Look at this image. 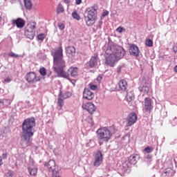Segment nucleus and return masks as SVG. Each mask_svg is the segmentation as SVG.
Wrapping results in <instances>:
<instances>
[{
  "label": "nucleus",
  "mask_w": 177,
  "mask_h": 177,
  "mask_svg": "<svg viewBox=\"0 0 177 177\" xmlns=\"http://www.w3.org/2000/svg\"><path fill=\"white\" fill-rule=\"evenodd\" d=\"M53 56V70L57 73L58 77L62 78H68L71 77H77L78 75V68L71 67L67 73L64 71L66 68V61L63 59V48L59 47L54 52H52Z\"/></svg>",
  "instance_id": "obj_1"
},
{
  "label": "nucleus",
  "mask_w": 177,
  "mask_h": 177,
  "mask_svg": "<svg viewBox=\"0 0 177 177\" xmlns=\"http://www.w3.org/2000/svg\"><path fill=\"white\" fill-rule=\"evenodd\" d=\"M104 56L105 57V64L110 67H114L115 63H118L125 56V50L121 46L109 43Z\"/></svg>",
  "instance_id": "obj_2"
},
{
  "label": "nucleus",
  "mask_w": 177,
  "mask_h": 177,
  "mask_svg": "<svg viewBox=\"0 0 177 177\" xmlns=\"http://www.w3.org/2000/svg\"><path fill=\"white\" fill-rule=\"evenodd\" d=\"M34 127H35V118H27L23 122V143L25 145V147L30 145V140L34 136Z\"/></svg>",
  "instance_id": "obj_3"
},
{
  "label": "nucleus",
  "mask_w": 177,
  "mask_h": 177,
  "mask_svg": "<svg viewBox=\"0 0 177 177\" xmlns=\"http://www.w3.org/2000/svg\"><path fill=\"white\" fill-rule=\"evenodd\" d=\"M85 13L84 20L86 25L87 27H91V26H93L96 23V20L97 19V17L96 16L97 15V7L91 6L87 8Z\"/></svg>",
  "instance_id": "obj_4"
},
{
  "label": "nucleus",
  "mask_w": 177,
  "mask_h": 177,
  "mask_svg": "<svg viewBox=\"0 0 177 177\" xmlns=\"http://www.w3.org/2000/svg\"><path fill=\"white\" fill-rule=\"evenodd\" d=\"M97 136L98 139V143L100 146L103 145V142L107 143L109 140L111 139L113 136V132H111V128L110 127H102L97 131Z\"/></svg>",
  "instance_id": "obj_5"
},
{
  "label": "nucleus",
  "mask_w": 177,
  "mask_h": 177,
  "mask_svg": "<svg viewBox=\"0 0 177 177\" xmlns=\"http://www.w3.org/2000/svg\"><path fill=\"white\" fill-rule=\"evenodd\" d=\"M37 26V23L30 22L27 24V26L25 29V37L29 39H34L35 37V27Z\"/></svg>",
  "instance_id": "obj_6"
},
{
  "label": "nucleus",
  "mask_w": 177,
  "mask_h": 177,
  "mask_svg": "<svg viewBox=\"0 0 177 177\" xmlns=\"http://www.w3.org/2000/svg\"><path fill=\"white\" fill-rule=\"evenodd\" d=\"M25 80L29 84H35L38 81H41V76L37 77V73L35 72H30L25 76Z\"/></svg>",
  "instance_id": "obj_7"
},
{
  "label": "nucleus",
  "mask_w": 177,
  "mask_h": 177,
  "mask_svg": "<svg viewBox=\"0 0 177 177\" xmlns=\"http://www.w3.org/2000/svg\"><path fill=\"white\" fill-rule=\"evenodd\" d=\"M138 121V115L135 113H131L127 118V127H132Z\"/></svg>",
  "instance_id": "obj_8"
},
{
  "label": "nucleus",
  "mask_w": 177,
  "mask_h": 177,
  "mask_svg": "<svg viewBox=\"0 0 177 177\" xmlns=\"http://www.w3.org/2000/svg\"><path fill=\"white\" fill-rule=\"evenodd\" d=\"M82 109L86 110L89 114H93L96 110V106L92 102H88L82 105Z\"/></svg>",
  "instance_id": "obj_9"
},
{
  "label": "nucleus",
  "mask_w": 177,
  "mask_h": 177,
  "mask_svg": "<svg viewBox=\"0 0 177 177\" xmlns=\"http://www.w3.org/2000/svg\"><path fill=\"white\" fill-rule=\"evenodd\" d=\"M153 106H151V99L150 97H147L145 99V104L143 110L150 114L151 113V109Z\"/></svg>",
  "instance_id": "obj_10"
},
{
  "label": "nucleus",
  "mask_w": 177,
  "mask_h": 177,
  "mask_svg": "<svg viewBox=\"0 0 177 177\" xmlns=\"http://www.w3.org/2000/svg\"><path fill=\"white\" fill-rule=\"evenodd\" d=\"M103 161V154H102V151H98L95 156V162L94 166L99 167L102 162Z\"/></svg>",
  "instance_id": "obj_11"
},
{
  "label": "nucleus",
  "mask_w": 177,
  "mask_h": 177,
  "mask_svg": "<svg viewBox=\"0 0 177 177\" xmlns=\"http://www.w3.org/2000/svg\"><path fill=\"white\" fill-rule=\"evenodd\" d=\"M83 97L86 100H92L95 97V93H93L89 88H84L83 92Z\"/></svg>",
  "instance_id": "obj_12"
},
{
  "label": "nucleus",
  "mask_w": 177,
  "mask_h": 177,
  "mask_svg": "<svg viewBox=\"0 0 177 177\" xmlns=\"http://www.w3.org/2000/svg\"><path fill=\"white\" fill-rule=\"evenodd\" d=\"M97 63H99V57L97 56V54H94L88 62V66L90 68H93V67L97 66Z\"/></svg>",
  "instance_id": "obj_13"
},
{
  "label": "nucleus",
  "mask_w": 177,
  "mask_h": 177,
  "mask_svg": "<svg viewBox=\"0 0 177 177\" xmlns=\"http://www.w3.org/2000/svg\"><path fill=\"white\" fill-rule=\"evenodd\" d=\"M129 53L132 56H135V57H138L139 56V47L138 46L133 44L129 47Z\"/></svg>",
  "instance_id": "obj_14"
},
{
  "label": "nucleus",
  "mask_w": 177,
  "mask_h": 177,
  "mask_svg": "<svg viewBox=\"0 0 177 177\" xmlns=\"http://www.w3.org/2000/svg\"><path fill=\"white\" fill-rule=\"evenodd\" d=\"M176 174L175 170L174 169L169 167L167 169H165L163 172H162L161 176L162 177H169V176H174V174Z\"/></svg>",
  "instance_id": "obj_15"
},
{
  "label": "nucleus",
  "mask_w": 177,
  "mask_h": 177,
  "mask_svg": "<svg viewBox=\"0 0 177 177\" xmlns=\"http://www.w3.org/2000/svg\"><path fill=\"white\" fill-rule=\"evenodd\" d=\"M66 52L69 57H74L75 56V48L74 46H68L66 48Z\"/></svg>",
  "instance_id": "obj_16"
},
{
  "label": "nucleus",
  "mask_w": 177,
  "mask_h": 177,
  "mask_svg": "<svg viewBox=\"0 0 177 177\" xmlns=\"http://www.w3.org/2000/svg\"><path fill=\"white\" fill-rule=\"evenodd\" d=\"M12 24L16 26L17 28H23V19L18 18L12 21Z\"/></svg>",
  "instance_id": "obj_17"
},
{
  "label": "nucleus",
  "mask_w": 177,
  "mask_h": 177,
  "mask_svg": "<svg viewBox=\"0 0 177 177\" xmlns=\"http://www.w3.org/2000/svg\"><path fill=\"white\" fill-rule=\"evenodd\" d=\"M139 155L133 154L129 158L128 161L130 164H133V165H135V164L138 162V160H139Z\"/></svg>",
  "instance_id": "obj_18"
},
{
  "label": "nucleus",
  "mask_w": 177,
  "mask_h": 177,
  "mask_svg": "<svg viewBox=\"0 0 177 177\" xmlns=\"http://www.w3.org/2000/svg\"><path fill=\"white\" fill-rule=\"evenodd\" d=\"M64 98H63L62 95V91H60L58 97V102H57V104H58V106L59 107V110H61L62 107H63V105L64 104Z\"/></svg>",
  "instance_id": "obj_19"
},
{
  "label": "nucleus",
  "mask_w": 177,
  "mask_h": 177,
  "mask_svg": "<svg viewBox=\"0 0 177 177\" xmlns=\"http://www.w3.org/2000/svg\"><path fill=\"white\" fill-rule=\"evenodd\" d=\"M28 172L31 176H37V174H38V168L37 167H29L28 168Z\"/></svg>",
  "instance_id": "obj_20"
},
{
  "label": "nucleus",
  "mask_w": 177,
  "mask_h": 177,
  "mask_svg": "<svg viewBox=\"0 0 177 177\" xmlns=\"http://www.w3.org/2000/svg\"><path fill=\"white\" fill-rule=\"evenodd\" d=\"M24 6L27 10H31L32 9V1L31 0H24Z\"/></svg>",
  "instance_id": "obj_21"
},
{
  "label": "nucleus",
  "mask_w": 177,
  "mask_h": 177,
  "mask_svg": "<svg viewBox=\"0 0 177 177\" xmlns=\"http://www.w3.org/2000/svg\"><path fill=\"white\" fill-rule=\"evenodd\" d=\"M119 86L122 91H125L127 89V86H128L127 80H120L119 82Z\"/></svg>",
  "instance_id": "obj_22"
},
{
  "label": "nucleus",
  "mask_w": 177,
  "mask_h": 177,
  "mask_svg": "<svg viewBox=\"0 0 177 177\" xmlns=\"http://www.w3.org/2000/svg\"><path fill=\"white\" fill-rule=\"evenodd\" d=\"M139 91L144 93V95H147L149 93V86H144L142 87L139 88Z\"/></svg>",
  "instance_id": "obj_23"
},
{
  "label": "nucleus",
  "mask_w": 177,
  "mask_h": 177,
  "mask_svg": "<svg viewBox=\"0 0 177 177\" xmlns=\"http://www.w3.org/2000/svg\"><path fill=\"white\" fill-rule=\"evenodd\" d=\"M145 45L147 46H149V48H151V46H153V40L150 39H147L145 40Z\"/></svg>",
  "instance_id": "obj_24"
},
{
  "label": "nucleus",
  "mask_w": 177,
  "mask_h": 177,
  "mask_svg": "<svg viewBox=\"0 0 177 177\" xmlns=\"http://www.w3.org/2000/svg\"><path fill=\"white\" fill-rule=\"evenodd\" d=\"M57 13H63L64 12V8H63V6L61 4H59L57 8Z\"/></svg>",
  "instance_id": "obj_25"
},
{
  "label": "nucleus",
  "mask_w": 177,
  "mask_h": 177,
  "mask_svg": "<svg viewBox=\"0 0 177 177\" xmlns=\"http://www.w3.org/2000/svg\"><path fill=\"white\" fill-rule=\"evenodd\" d=\"M62 96L63 99H68V97H71V93L67 92V93H65L64 94L62 93Z\"/></svg>",
  "instance_id": "obj_26"
},
{
  "label": "nucleus",
  "mask_w": 177,
  "mask_h": 177,
  "mask_svg": "<svg viewBox=\"0 0 177 177\" xmlns=\"http://www.w3.org/2000/svg\"><path fill=\"white\" fill-rule=\"evenodd\" d=\"M46 35L44 33L39 34L37 35V39H39V41H43L45 39Z\"/></svg>",
  "instance_id": "obj_27"
},
{
  "label": "nucleus",
  "mask_w": 177,
  "mask_h": 177,
  "mask_svg": "<svg viewBox=\"0 0 177 177\" xmlns=\"http://www.w3.org/2000/svg\"><path fill=\"white\" fill-rule=\"evenodd\" d=\"M72 16L73 19H76V20H81V17H80V15H78V13H77V12H73Z\"/></svg>",
  "instance_id": "obj_28"
},
{
  "label": "nucleus",
  "mask_w": 177,
  "mask_h": 177,
  "mask_svg": "<svg viewBox=\"0 0 177 177\" xmlns=\"http://www.w3.org/2000/svg\"><path fill=\"white\" fill-rule=\"evenodd\" d=\"M39 73L42 77H45V75H46V69L45 68H41L39 69Z\"/></svg>",
  "instance_id": "obj_29"
},
{
  "label": "nucleus",
  "mask_w": 177,
  "mask_h": 177,
  "mask_svg": "<svg viewBox=\"0 0 177 177\" xmlns=\"http://www.w3.org/2000/svg\"><path fill=\"white\" fill-rule=\"evenodd\" d=\"M88 86H89L90 89H91V91H96V89H97V86L93 84L92 83H90L88 84Z\"/></svg>",
  "instance_id": "obj_30"
},
{
  "label": "nucleus",
  "mask_w": 177,
  "mask_h": 177,
  "mask_svg": "<svg viewBox=\"0 0 177 177\" xmlns=\"http://www.w3.org/2000/svg\"><path fill=\"white\" fill-rule=\"evenodd\" d=\"M8 56L10 57H15L16 59H17L18 57H20V55H17L16 53L11 52L8 54Z\"/></svg>",
  "instance_id": "obj_31"
},
{
  "label": "nucleus",
  "mask_w": 177,
  "mask_h": 177,
  "mask_svg": "<svg viewBox=\"0 0 177 177\" xmlns=\"http://www.w3.org/2000/svg\"><path fill=\"white\" fill-rule=\"evenodd\" d=\"M145 153H151V151H153V149H151V147H147L145 149Z\"/></svg>",
  "instance_id": "obj_32"
},
{
  "label": "nucleus",
  "mask_w": 177,
  "mask_h": 177,
  "mask_svg": "<svg viewBox=\"0 0 177 177\" xmlns=\"http://www.w3.org/2000/svg\"><path fill=\"white\" fill-rule=\"evenodd\" d=\"M117 32H122L123 31H125L124 28L120 26L116 29Z\"/></svg>",
  "instance_id": "obj_33"
},
{
  "label": "nucleus",
  "mask_w": 177,
  "mask_h": 177,
  "mask_svg": "<svg viewBox=\"0 0 177 177\" xmlns=\"http://www.w3.org/2000/svg\"><path fill=\"white\" fill-rule=\"evenodd\" d=\"M7 176L13 177V171H8V172L7 173Z\"/></svg>",
  "instance_id": "obj_34"
},
{
  "label": "nucleus",
  "mask_w": 177,
  "mask_h": 177,
  "mask_svg": "<svg viewBox=\"0 0 177 177\" xmlns=\"http://www.w3.org/2000/svg\"><path fill=\"white\" fill-rule=\"evenodd\" d=\"M8 102H9V100H8L7 99L0 100V103H2L3 104H6Z\"/></svg>",
  "instance_id": "obj_35"
},
{
  "label": "nucleus",
  "mask_w": 177,
  "mask_h": 177,
  "mask_svg": "<svg viewBox=\"0 0 177 177\" xmlns=\"http://www.w3.org/2000/svg\"><path fill=\"white\" fill-rule=\"evenodd\" d=\"M107 15H109V11L105 10L102 12V17H106Z\"/></svg>",
  "instance_id": "obj_36"
},
{
  "label": "nucleus",
  "mask_w": 177,
  "mask_h": 177,
  "mask_svg": "<svg viewBox=\"0 0 177 177\" xmlns=\"http://www.w3.org/2000/svg\"><path fill=\"white\" fill-rule=\"evenodd\" d=\"M76 5H81L82 3V0H75Z\"/></svg>",
  "instance_id": "obj_37"
},
{
  "label": "nucleus",
  "mask_w": 177,
  "mask_h": 177,
  "mask_svg": "<svg viewBox=\"0 0 177 177\" xmlns=\"http://www.w3.org/2000/svg\"><path fill=\"white\" fill-rule=\"evenodd\" d=\"M59 30H64V24H62L58 26Z\"/></svg>",
  "instance_id": "obj_38"
},
{
  "label": "nucleus",
  "mask_w": 177,
  "mask_h": 177,
  "mask_svg": "<svg viewBox=\"0 0 177 177\" xmlns=\"http://www.w3.org/2000/svg\"><path fill=\"white\" fill-rule=\"evenodd\" d=\"M102 80H103V77H102V76H98L97 77V81H98L99 82H101Z\"/></svg>",
  "instance_id": "obj_39"
},
{
  "label": "nucleus",
  "mask_w": 177,
  "mask_h": 177,
  "mask_svg": "<svg viewBox=\"0 0 177 177\" xmlns=\"http://www.w3.org/2000/svg\"><path fill=\"white\" fill-rule=\"evenodd\" d=\"M2 158H3V160H5V158H8V153H3Z\"/></svg>",
  "instance_id": "obj_40"
},
{
  "label": "nucleus",
  "mask_w": 177,
  "mask_h": 177,
  "mask_svg": "<svg viewBox=\"0 0 177 177\" xmlns=\"http://www.w3.org/2000/svg\"><path fill=\"white\" fill-rule=\"evenodd\" d=\"M173 50H174V53H177V47H174Z\"/></svg>",
  "instance_id": "obj_41"
},
{
  "label": "nucleus",
  "mask_w": 177,
  "mask_h": 177,
  "mask_svg": "<svg viewBox=\"0 0 177 177\" xmlns=\"http://www.w3.org/2000/svg\"><path fill=\"white\" fill-rule=\"evenodd\" d=\"M97 28L98 30H100V28H102V25L101 24H99L97 26Z\"/></svg>",
  "instance_id": "obj_42"
},
{
  "label": "nucleus",
  "mask_w": 177,
  "mask_h": 177,
  "mask_svg": "<svg viewBox=\"0 0 177 177\" xmlns=\"http://www.w3.org/2000/svg\"><path fill=\"white\" fill-rule=\"evenodd\" d=\"M65 3H70V0H64Z\"/></svg>",
  "instance_id": "obj_43"
},
{
  "label": "nucleus",
  "mask_w": 177,
  "mask_h": 177,
  "mask_svg": "<svg viewBox=\"0 0 177 177\" xmlns=\"http://www.w3.org/2000/svg\"><path fill=\"white\" fill-rule=\"evenodd\" d=\"M174 71L175 73H177V65L174 67Z\"/></svg>",
  "instance_id": "obj_44"
},
{
  "label": "nucleus",
  "mask_w": 177,
  "mask_h": 177,
  "mask_svg": "<svg viewBox=\"0 0 177 177\" xmlns=\"http://www.w3.org/2000/svg\"><path fill=\"white\" fill-rule=\"evenodd\" d=\"M5 81H6L7 82H9V81H10V79L7 78V79L5 80Z\"/></svg>",
  "instance_id": "obj_45"
},
{
  "label": "nucleus",
  "mask_w": 177,
  "mask_h": 177,
  "mask_svg": "<svg viewBox=\"0 0 177 177\" xmlns=\"http://www.w3.org/2000/svg\"><path fill=\"white\" fill-rule=\"evenodd\" d=\"M2 164H3V162H2V159H0V165H2Z\"/></svg>",
  "instance_id": "obj_46"
},
{
  "label": "nucleus",
  "mask_w": 177,
  "mask_h": 177,
  "mask_svg": "<svg viewBox=\"0 0 177 177\" xmlns=\"http://www.w3.org/2000/svg\"><path fill=\"white\" fill-rule=\"evenodd\" d=\"M24 26H26V22L23 21V27H24Z\"/></svg>",
  "instance_id": "obj_47"
},
{
  "label": "nucleus",
  "mask_w": 177,
  "mask_h": 177,
  "mask_svg": "<svg viewBox=\"0 0 177 177\" xmlns=\"http://www.w3.org/2000/svg\"><path fill=\"white\" fill-rule=\"evenodd\" d=\"M147 158L150 159V158H151V157L149 155H148V156H147Z\"/></svg>",
  "instance_id": "obj_48"
},
{
  "label": "nucleus",
  "mask_w": 177,
  "mask_h": 177,
  "mask_svg": "<svg viewBox=\"0 0 177 177\" xmlns=\"http://www.w3.org/2000/svg\"><path fill=\"white\" fill-rule=\"evenodd\" d=\"M30 164H32V165H34V162H30Z\"/></svg>",
  "instance_id": "obj_49"
},
{
  "label": "nucleus",
  "mask_w": 177,
  "mask_h": 177,
  "mask_svg": "<svg viewBox=\"0 0 177 177\" xmlns=\"http://www.w3.org/2000/svg\"><path fill=\"white\" fill-rule=\"evenodd\" d=\"M129 100H132V99L130 98Z\"/></svg>",
  "instance_id": "obj_50"
}]
</instances>
